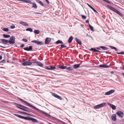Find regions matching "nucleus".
I'll return each instance as SVG.
<instances>
[{
  "instance_id": "f257e3e1",
  "label": "nucleus",
  "mask_w": 124,
  "mask_h": 124,
  "mask_svg": "<svg viewBox=\"0 0 124 124\" xmlns=\"http://www.w3.org/2000/svg\"><path fill=\"white\" fill-rule=\"evenodd\" d=\"M107 6L110 10L116 12L120 16H123V15L119 12V11L114 8L111 6L109 5H107Z\"/></svg>"
},
{
  "instance_id": "f03ea898",
  "label": "nucleus",
  "mask_w": 124,
  "mask_h": 124,
  "mask_svg": "<svg viewBox=\"0 0 124 124\" xmlns=\"http://www.w3.org/2000/svg\"><path fill=\"white\" fill-rule=\"evenodd\" d=\"M14 115L15 116L20 118L23 119L27 120H30L31 118H31V117L29 116H24L16 114H14Z\"/></svg>"
},
{
  "instance_id": "7ed1b4c3",
  "label": "nucleus",
  "mask_w": 124,
  "mask_h": 124,
  "mask_svg": "<svg viewBox=\"0 0 124 124\" xmlns=\"http://www.w3.org/2000/svg\"><path fill=\"white\" fill-rule=\"evenodd\" d=\"M20 100L29 106L34 108L35 109H36L37 110H39V109L38 108H37L36 107L31 105L30 103L23 100V99L20 98Z\"/></svg>"
},
{
  "instance_id": "20e7f679",
  "label": "nucleus",
  "mask_w": 124,
  "mask_h": 124,
  "mask_svg": "<svg viewBox=\"0 0 124 124\" xmlns=\"http://www.w3.org/2000/svg\"><path fill=\"white\" fill-rule=\"evenodd\" d=\"M9 40H8V43H9L11 44H13L15 43V39L13 36L11 37Z\"/></svg>"
},
{
  "instance_id": "39448f33",
  "label": "nucleus",
  "mask_w": 124,
  "mask_h": 124,
  "mask_svg": "<svg viewBox=\"0 0 124 124\" xmlns=\"http://www.w3.org/2000/svg\"><path fill=\"white\" fill-rule=\"evenodd\" d=\"M106 105V103H104L100 104L95 106L94 107V108L95 109H98L100 108L103 107Z\"/></svg>"
},
{
  "instance_id": "423d86ee",
  "label": "nucleus",
  "mask_w": 124,
  "mask_h": 124,
  "mask_svg": "<svg viewBox=\"0 0 124 124\" xmlns=\"http://www.w3.org/2000/svg\"><path fill=\"white\" fill-rule=\"evenodd\" d=\"M52 95L55 97L58 98L60 100H62V98L61 96L58 95L56 93H53L52 94Z\"/></svg>"
},
{
  "instance_id": "0eeeda50",
  "label": "nucleus",
  "mask_w": 124,
  "mask_h": 124,
  "mask_svg": "<svg viewBox=\"0 0 124 124\" xmlns=\"http://www.w3.org/2000/svg\"><path fill=\"white\" fill-rule=\"evenodd\" d=\"M31 62L28 61H26L25 62H23L22 63V65L24 66L29 65H31Z\"/></svg>"
},
{
  "instance_id": "6e6552de",
  "label": "nucleus",
  "mask_w": 124,
  "mask_h": 124,
  "mask_svg": "<svg viewBox=\"0 0 124 124\" xmlns=\"http://www.w3.org/2000/svg\"><path fill=\"white\" fill-rule=\"evenodd\" d=\"M116 113L119 117H123L124 115L123 113L120 111H117Z\"/></svg>"
},
{
  "instance_id": "1a4fd4ad",
  "label": "nucleus",
  "mask_w": 124,
  "mask_h": 124,
  "mask_svg": "<svg viewBox=\"0 0 124 124\" xmlns=\"http://www.w3.org/2000/svg\"><path fill=\"white\" fill-rule=\"evenodd\" d=\"M115 92V90H111L110 91L106 92L105 94L106 95H108L111 94Z\"/></svg>"
},
{
  "instance_id": "9d476101",
  "label": "nucleus",
  "mask_w": 124,
  "mask_h": 124,
  "mask_svg": "<svg viewBox=\"0 0 124 124\" xmlns=\"http://www.w3.org/2000/svg\"><path fill=\"white\" fill-rule=\"evenodd\" d=\"M51 39L49 38H46L45 43L46 44H49L51 41Z\"/></svg>"
},
{
  "instance_id": "9b49d317",
  "label": "nucleus",
  "mask_w": 124,
  "mask_h": 124,
  "mask_svg": "<svg viewBox=\"0 0 124 124\" xmlns=\"http://www.w3.org/2000/svg\"><path fill=\"white\" fill-rule=\"evenodd\" d=\"M32 49V46H30L29 47H28L24 48V50L27 51H31Z\"/></svg>"
},
{
  "instance_id": "f8f14e48",
  "label": "nucleus",
  "mask_w": 124,
  "mask_h": 124,
  "mask_svg": "<svg viewBox=\"0 0 124 124\" xmlns=\"http://www.w3.org/2000/svg\"><path fill=\"white\" fill-rule=\"evenodd\" d=\"M90 50L91 51H93L94 52H98L100 53H103L105 52L99 51V50H96L95 48H92L90 49Z\"/></svg>"
},
{
  "instance_id": "ddd939ff",
  "label": "nucleus",
  "mask_w": 124,
  "mask_h": 124,
  "mask_svg": "<svg viewBox=\"0 0 124 124\" xmlns=\"http://www.w3.org/2000/svg\"><path fill=\"white\" fill-rule=\"evenodd\" d=\"M16 106L21 109L24 111H26V110H24V109L22 108V107H23V106L20 104H17L16 105ZM27 110H26V111Z\"/></svg>"
},
{
  "instance_id": "4468645a",
  "label": "nucleus",
  "mask_w": 124,
  "mask_h": 124,
  "mask_svg": "<svg viewBox=\"0 0 124 124\" xmlns=\"http://www.w3.org/2000/svg\"><path fill=\"white\" fill-rule=\"evenodd\" d=\"M33 63H36L39 66L41 67H42L43 66V64L41 63L40 62L37 61L36 62H33Z\"/></svg>"
},
{
  "instance_id": "2eb2a0df",
  "label": "nucleus",
  "mask_w": 124,
  "mask_h": 124,
  "mask_svg": "<svg viewBox=\"0 0 124 124\" xmlns=\"http://www.w3.org/2000/svg\"><path fill=\"white\" fill-rule=\"evenodd\" d=\"M0 40L4 44H7V43H8V40L4 39H1Z\"/></svg>"
},
{
  "instance_id": "dca6fc26",
  "label": "nucleus",
  "mask_w": 124,
  "mask_h": 124,
  "mask_svg": "<svg viewBox=\"0 0 124 124\" xmlns=\"http://www.w3.org/2000/svg\"><path fill=\"white\" fill-rule=\"evenodd\" d=\"M108 105H109L111 108H112L114 110L116 109V106L114 105L109 103L108 104Z\"/></svg>"
},
{
  "instance_id": "f3484780",
  "label": "nucleus",
  "mask_w": 124,
  "mask_h": 124,
  "mask_svg": "<svg viewBox=\"0 0 124 124\" xmlns=\"http://www.w3.org/2000/svg\"><path fill=\"white\" fill-rule=\"evenodd\" d=\"M19 23L20 24H21L24 26H29V25L27 23L23 21H22L20 22Z\"/></svg>"
},
{
  "instance_id": "a211bd4d",
  "label": "nucleus",
  "mask_w": 124,
  "mask_h": 124,
  "mask_svg": "<svg viewBox=\"0 0 124 124\" xmlns=\"http://www.w3.org/2000/svg\"><path fill=\"white\" fill-rule=\"evenodd\" d=\"M66 66H64L62 65H59L58 66V67L62 69H66Z\"/></svg>"
},
{
  "instance_id": "6ab92c4d",
  "label": "nucleus",
  "mask_w": 124,
  "mask_h": 124,
  "mask_svg": "<svg viewBox=\"0 0 124 124\" xmlns=\"http://www.w3.org/2000/svg\"><path fill=\"white\" fill-rule=\"evenodd\" d=\"M76 41L78 43L79 45H81L82 43L81 41L79 39H78L77 38H76Z\"/></svg>"
},
{
  "instance_id": "aec40b11",
  "label": "nucleus",
  "mask_w": 124,
  "mask_h": 124,
  "mask_svg": "<svg viewBox=\"0 0 124 124\" xmlns=\"http://www.w3.org/2000/svg\"><path fill=\"white\" fill-rule=\"evenodd\" d=\"M116 115L115 114H114L113 115L112 117V119L113 121H115L116 120Z\"/></svg>"
},
{
  "instance_id": "412c9836",
  "label": "nucleus",
  "mask_w": 124,
  "mask_h": 124,
  "mask_svg": "<svg viewBox=\"0 0 124 124\" xmlns=\"http://www.w3.org/2000/svg\"><path fill=\"white\" fill-rule=\"evenodd\" d=\"M99 66L100 67L103 68H108L109 67L108 65H99Z\"/></svg>"
},
{
  "instance_id": "4be33fe9",
  "label": "nucleus",
  "mask_w": 124,
  "mask_h": 124,
  "mask_svg": "<svg viewBox=\"0 0 124 124\" xmlns=\"http://www.w3.org/2000/svg\"><path fill=\"white\" fill-rule=\"evenodd\" d=\"M30 120H31L33 122H35V123H38V120L34 118H32L31 117Z\"/></svg>"
},
{
  "instance_id": "5701e85b",
  "label": "nucleus",
  "mask_w": 124,
  "mask_h": 124,
  "mask_svg": "<svg viewBox=\"0 0 124 124\" xmlns=\"http://www.w3.org/2000/svg\"><path fill=\"white\" fill-rule=\"evenodd\" d=\"M73 37L72 36H70L68 40V43H70L72 41L73 39Z\"/></svg>"
},
{
  "instance_id": "b1692460",
  "label": "nucleus",
  "mask_w": 124,
  "mask_h": 124,
  "mask_svg": "<svg viewBox=\"0 0 124 124\" xmlns=\"http://www.w3.org/2000/svg\"><path fill=\"white\" fill-rule=\"evenodd\" d=\"M80 64H75L73 66V67L75 69H76L79 67Z\"/></svg>"
},
{
  "instance_id": "393cba45",
  "label": "nucleus",
  "mask_w": 124,
  "mask_h": 124,
  "mask_svg": "<svg viewBox=\"0 0 124 124\" xmlns=\"http://www.w3.org/2000/svg\"><path fill=\"white\" fill-rule=\"evenodd\" d=\"M55 43L57 44H62L63 43L62 41L61 40H58Z\"/></svg>"
},
{
  "instance_id": "a878e982",
  "label": "nucleus",
  "mask_w": 124,
  "mask_h": 124,
  "mask_svg": "<svg viewBox=\"0 0 124 124\" xmlns=\"http://www.w3.org/2000/svg\"><path fill=\"white\" fill-rule=\"evenodd\" d=\"M36 1L37 2H38L39 4H40L41 5L43 6H44V4L41 1L39 0H36Z\"/></svg>"
},
{
  "instance_id": "bb28decb",
  "label": "nucleus",
  "mask_w": 124,
  "mask_h": 124,
  "mask_svg": "<svg viewBox=\"0 0 124 124\" xmlns=\"http://www.w3.org/2000/svg\"><path fill=\"white\" fill-rule=\"evenodd\" d=\"M66 69L68 70H73V68L72 67L70 66L66 68Z\"/></svg>"
},
{
  "instance_id": "cd10ccee",
  "label": "nucleus",
  "mask_w": 124,
  "mask_h": 124,
  "mask_svg": "<svg viewBox=\"0 0 124 124\" xmlns=\"http://www.w3.org/2000/svg\"><path fill=\"white\" fill-rule=\"evenodd\" d=\"M100 47L103 50H105L108 49L107 47L104 46H100Z\"/></svg>"
},
{
  "instance_id": "c85d7f7f",
  "label": "nucleus",
  "mask_w": 124,
  "mask_h": 124,
  "mask_svg": "<svg viewBox=\"0 0 124 124\" xmlns=\"http://www.w3.org/2000/svg\"><path fill=\"white\" fill-rule=\"evenodd\" d=\"M3 35L4 37L5 38H9L10 37L9 35L8 34H3Z\"/></svg>"
},
{
  "instance_id": "c756f323",
  "label": "nucleus",
  "mask_w": 124,
  "mask_h": 124,
  "mask_svg": "<svg viewBox=\"0 0 124 124\" xmlns=\"http://www.w3.org/2000/svg\"><path fill=\"white\" fill-rule=\"evenodd\" d=\"M89 26L91 30L92 31H94V30H93V27L91 26L89 24Z\"/></svg>"
},
{
  "instance_id": "7c9ffc66",
  "label": "nucleus",
  "mask_w": 124,
  "mask_h": 124,
  "mask_svg": "<svg viewBox=\"0 0 124 124\" xmlns=\"http://www.w3.org/2000/svg\"><path fill=\"white\" fill-rule=\"evenodd\" d=\"M32 7L33 8H37V6L35 3H32Z\"/></svg>"
},
{
  "instance_id": "2f4dec72",
  "label": "nucleus",
  "mask_w": 124,
  "mask_h": 124,
  "mask_svg": "<svg viewBox=\"0 0 124 124\" xmlns=\"http://www.w3.org/2000/svg\"><path fill=\"white\" fill-rule=\"evenodd\" d=\"M36 43L38 45H42L43 44V43L42 42H40L38 41L37 40Z\"/></svg>"
},
{
  "instance_id": "473e14b6",
  "label": "nucleus",
  "mask_w": 124,
  "mask_h": 124,
  "mask_svg": "<svg viewBox=\"0 0 124 124\" xmlns=\"http://www.w3.org/2000/svg\"><path fill=\"white\" fill-rule=\"evenodd\" d=\"M2 30L4 31L7 32V31H8L9 29L8 28H3L2 29Z\"/></svg>"
},
{
  "instance_id": "72a5a7b5",
  "label": "nucleus",
  "mask_w": 124,
  "mask_h": 124,
  "mask_svg": "<svg viewBox=\"0 0 124 124\" xmlns=\"http://www.w3.org/2000/svg\"><path fill=\"white\" fill-rule=\"evenodd\" d=\"M26 31H29L31 32L32 31V30L31 28H28L26 29Z\"/></svg>"
},
{
  "instance_id": "f704fd0d",
  "label": "nucleus",
  "mask_w": 124,
  "mask_h": 124,
  "mask_svg": "<svg viewBox=\"0 0 124 124\" xmlns=\"http://www.w3.org/2000/svg\"><path fill=\"white\" fill-rule=\"evenodd\" d=\"M25 2H24L26 3H28L29 4H32V3L29 0H25Z\"/></svg>"
},
{
  "instance_id": "c9c22d12",
  "label": "nucleus",
  "mask_w": 124,
  "mask_h": 124,
  "mask_svg": "<svg viewBox=\"0 0 124 124\" xmlns=\"http://www.w3.org/2000/svg\"><path fill=\"white\" fill-rule=\"evenodd\" d=\"M50 67L51 70L55 69L56 68L55 67L53 66H51Z\"/></svg>"
},
{
  "instance_id": "e433bc0d",
  "label": "nucleus",
  "mask_w": 124,
  "mask_h": 124,
  "mask_svg": "<svg viewBox=\"0 0 124 124\" xmlns=\"http://www.w3.org/2000/svg\"><path fill=\"white\" fill-rule=\"evenodd\" d=\"M34 32L35 33L38 34L39 33V31L38 30H36L34 31Z\"/></svg>"
},
{
  "instance_id": "4c0bfd02",
  "label": "nucleus",
  "mask_w": 124,
  "mask_h": 124,
  "mask_svg": "<svg viewBox=\"0 0 124 124\" xmlns=\"http://www.w3.org/2000/svg\"><path fill=\"white\" fill-rule=\"evenodd\" d=\"M21 112V113H22L23 114H25V115H29V116L31 115L30 114H28V113H27L26 112Z\"/></svg>"
},
{
  "instance_id": "58836bf2",
  "label": "nucleus",
  "mask_w": 124,
  "mask_h": 124,
  "mask_svg": "<svg viewBox=\"0 0 124 124\" xmlns=\"http://www.w3.org/2000/svg\"><path fill=\"white\" fill-rule=\"evenodd\" d=\"M90 8L92 9L95 12H96L97 13H98V12L97 11L94 9L92 7Z\"/></svg>"
},
{
  "instance_id": "ea45409f",
  "label": "nucleus",
  "mask_w": 124,
  "mask_h": 124,
  "mask_svg": "<svg viewBox=\"0 0 124 124\" xmlns=\"http://www.w3.org/2000/svg\"><path fill=\"white\" fill-rule=\"evenodd\" d=\"M26 107L23 106V107H22V108H23L24 109V110H27L26 111H25L28 112H29V110H27V109H25V108H26Z\"/></svg>"
},
{
  "instance_id": "a19ab883",
  "label": "nucleus",
  "mask_w": 124,
  "mask_h": 124,
  "mask_svg": "<svg viewBox=\"0 0 124 124\" xmlns=\"http://www.w3.org/2000/svg\"><path fill=\"white\" fill-rule=\"evenodd\" d=\"M66 47V46L63 44H62L61 45V47L62 48H64L65 47Z\"/></svg>"
},
{
  "instance_id": "79ce46f5",
  "label": "nucleus",
  "mask_w": 124,
  "mask_h": 124,
  "mask_svg": "<svg viewBox=\"0 0 124 124\" xmlns=\"http://www.w3.org/2000/svg\"><path fill=\"white\" fill-rule=\"evenodd\" d=\"M117 53L118 54H124V52H122L120 53L117 52Z\"/></svg>"
},
{
  "instance_id": "37998d69",
  "label": "nucleus",
  "mask_w": 124,
  "mask_h": 124,
  "mask_svg": "<svg viewBox=\"0 0 124 124\" xmlns=\"http://www.w3.org/2000/svg\"><path fill=\"white\" fill-rule=\"evenodd\" d=\"M34 13L35 14H40V15H42V14L40 12H34Z\"/></svg>"
},
{
  "instance_id": "c03bdc74",
  "label": "nucleus",
  "mask_w": 124,
  "mask_h": 124,
  "mask_svg": "<svg viewBox=\"0 0 124 124\" xmlns=\"http://www.w3.org/2000/svg\"><path fill=\"white\" fill-rule=\"evenodd\" d=\"M22 40L24 41H25V42H27L28 41V40L27 39H22Z\"/></svg>"
},
{
  "instance_id": "a18cd8bd",
  "label": "nucleus",
  "mask_w": 124,
  "mask_h": 124,
  "mask_svg": "<svg viewBox=\"0 0 124 124\" xmlns=\"http://www.w3.org/2000/svg\"><path fill=\"white\" fill-rule=\"evenodd\" d=\"M103 0L108 3H110V2L108 0Z\"/></svg>"
},
{
  "instance_id": "49530a36",
  "label": "nucleus",
  "mask_w": 124,
  "mask_h": 124,
  "mask_svg": "<svg viewBox=\"0 0 124 124\" xmlns=\"http://www.w3.org/2000/svg\"><path fill=\"white\" fill-rule=\"evenodd\" d=\"M81 16L82 18L83 19H85L86 18V17L84 15H82Z\"/></svg>"
},
{
  "instance_id": "de8ad7c7",
  "label": "nucleus",
  "mask_w": 124,
  "mask_h": 124,
  "mask_svg": "<svg viewBox=\"0 0 124 124\" xmlns=\"http://www.w3.org/2000/svg\"><path fill=\"white\" fill-rule=\"evenodd\" d=\"M25 109H27V110H29V112H31V109L30 108H27L26 107V108H25Z\"/></svg>"
},
{
  "instance_id": "09e8293b",
  "label": "nucleus",
  "mask_w": 124,
  "mask_h": 124,
  "mask_svg": "<svg viewBox=\"0 0 124 124\" xmlns=\"http://www.w3.org/2000/svg\"><path fill=\"white\" fill-rule=\"evenodd\" d=\"M109 47L111 48L112 49H114L115 48V47L114 46H109Z\"/></svg>"
},
{
  "instance_id": "8fccbe9b",
  "label": "nucleus",
  "mask_w": 124,
  "mask_h": 124,
  "mask_svg": "<svg viewBox=\"0 0 124 124\" xmlns=\"http://www.w3.org/2000/svg\"><path fill=\"white\" fill-rule=\"evenodd\" d=\"M37 40H33L31 41V42H32L33 43H36V42Z\"/></svg>"
},
{
  "instance_id": "3c124183",
  "label": "nucleus",
  "mask_w": 124,
  "mask_h": 124,
  "mask_svg": "<svg viewBox=\"0 0 124 124\" xmlns=\"http://www.w3.org/2000/svg\"><path fill=\"white\" fill-rule=\"evenodd\" d=\"M41 112L42 113H43L44 114H45L46 115H47V114L46 112H44L43 111H42Z\"/></svg>"
},
{
  "instance_id": "603ef678",
  "label": "nucleus",
  "mask_w": 124,
  "mask_h": 124,
  "mask_svg": "<svg viewBox=\"0 0 124 124\" xmlns=\"http://www.w3.org/2000/svg\"><path fill=\"white\" fill-rule=\"evenodd\" d=\"M24 44H22L20 46L21 47H23L24 46Z\"/></svg>"
},
{
  "instance_id": "864d4df0",
  "label": "nucleus",
  "mask_w": 124,
  "mask_h": 124,
  "mask_svg": "<svg viewBox=\"0 0 124 124\" xmlns=\"http://www.w3.org/2000/svg\"><path fill=\"white\" fill-rule=\"evenodd\" d=\"M87 4L88 5V6L90 8L92 6H91L88 3H87Z\"/></svg>"
},
{
  "instance_id": "5fc2aeb1",
  "label": "nucleus",
  "mask_w": 124,
  "mask_h": 124,
  "mask_svg": "<svg viewBox=\"0 0 124 124\" xmlns=\"http://www.w3.org/2000/svg\"><path fill=\"white\" fill-rule=\"evenodd\" d=\"M45 68L48 70H50V67H46Z\"/></svg>"
},
{
  "instance_id": "6e6d98bb",
  "label": "nucleus",
  "mask_w": 124,
  "mask_h": 124,
  "mask_svg": "<svg viewBox=\"0 0 124 124\" xmlns=\"http://www.w3.org/2000/svg\"><path fill=\"white\" fill-rule=\"evenodd\" d=\"M46 1V2L48 4H49V1L48 0H45Z\"/></svg>"
},
{
  "instance_id": "4d7b16f0",
  "label": "nucleus",
  "mask_w": 124,
  "mask_h": 124,
  "mask_svg": "<svg viewBox=\"0 0 124 124\" xmlns=\"http://www.w3.org/2000/svg\"><path fill=\"white\" fill-rule=\"evenodd\" d=\"M11 28L12 29H14L15 28V26H11Z\"/></svg>"
},
{
  "instance_id": "13d9d810",
  "label": "nucleus",
  "mask_w": 124,
  "mask_h": 124,
  "mask_svg": "<svg viewBox=\"0 0 124 124\" xmlns=\"http://www.w3.org/2000/svg\"><path fill=\"white\" fill-rule=\"evenodd\" d=\"M101 48L100 47H98L96 48V49L98 50H100Z\"/></svg>"
},
{
  "instance_id": "bf43d9fd",
  "label": "nucleus",
  "mask_w": 124,
  "mask_h": 124,
  "mask_svg": "<svg viewBox=\"0 0 124 124\" xmlns=\"http://www.w3.org/2000/svg\"><path fill=\"white\" fill-rule=\"evenodd\" d=\"M89 22V21L88 20H87L86 21V23H88Z\"/></svg>"
},
{
  "instance_id": "052dcab7",
  "label": "nucleus",
  "mask_w": 124,
  "mask_h": 124,
  "mask_svg": "<svg viewBox=\"0 0 124 124\" xmlns=\"http://www.w3.org/2000/svg\"><path fill=\"white\" fill-rule=\"evenodd\" d=\"M114 49L116 51H118V49L116 47Z\"/></svg>"
},
{
  "instance_id": "680f3d73",
  "label": "nucleus",
  "mask_w": 124,
  "mask_h": 124,
  "mask_svg": "<svg viewBox=\"0 0 124 124\" xmlns=\"http://www.w3.org/2000/svg\"><path fill=\"white\" fill-rule=\"evenodd\" d=\"M2 56H0V60L2 59Z\"/></svg>"
},
{
  "instance_id": "e2e57ef3",
  "label": "nucleus",
  "mask_w": 124,
  "mask_h": 124,
  "mask_svg": "<svg viewBox=\"0 0 124 124\" xmlns=\"http://www.w3.org/2000/svg\"><path fill=\"white\" fill-rule=\"evenodd\" d=\"M110 73L111 74H113L114 73V72L113 71H111V72Z\"/></svg>"
},
{
  "instance_id": "0e129e2a",
  "label": "nucleus",
  "mask_w": 124,
  "mask_h": 124,
  "mask_svg": "<svg viewBox=\"0 0 124 124\" xmlns=\"http://www.w3.org/2000/svg\"><path fill=\"white\" fill-rule=\"evenodd\" d=\"M35 61V60H33L32 61H33V62H36Z\"/></svg>"
},
{
  "instance_id": "69168bd1",
  "label": "nucleus",
  "mask_w": 124,
  "mask_h": 124,
  "mask_svg": "<svg viewBox=\"0 0 124 124\" xmlns=\"http://www.w3.org/2000/svg\"><path fill=\"white\" fill-rule=\"evenodd\" d=\"M0 47H3V48H5V47L2 46H0Z\"/></svg>"
},
{
  "instance_id": "338daca9",
  "label": "nucleus",
  "mask_w": 124,
  "mask_h": 124,
  "mask_svg": "<svg viewBox=\"0 0 124 124\" xmlns=\"http://www.w3.org/2000/svg\"><path fill=\"white\" fill-rule=\"evenodd\" d=\"M88 36L89 37H90V36H88V34H87L86 36Z\"/></svg>"
},
{
  "instance_id": "774afa93",
  "label": "nucleus",
  "mask_w": 124,
  "mask_h": 124,
  "mask_svg": "<svg viewBox=\"0 0 124 124\" xmlns=\"http://www.w3.org/2000/svg\"><path fill=\"white\" fill-rule=\"evenodd\" d=\"M122 74L124 76V73H123Z\"/></svg>"
}]
</instances>
